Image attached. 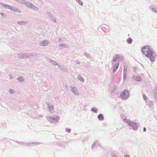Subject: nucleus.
<instances>
[{
	"label": "nucleus",
	"mask_w": 157,
	"mask_h": 157,
	"mask_svg": "<svg viewBox=\"0 0 157 157\" xmlns=\"http://www.w3.org/2000/svg\"><path fill=\"white\" fill-rule=\"evenodd\" d=\"M141 51L145 55V56L146 57H147L148 55L150 54L153 51L149 46H144Z\"/></svg>",
	"instance_id": "obj_1"
},
{
	"label": "nucleus",
	"mask_w": 157,
	"mask_h": 157,
	"mask_svg": "<svg viewBox=\"0 0 157 157\" xmlns=\"http://www.w3.org/2000/svg\"><path fill=\"white\" fill-rule=\"evenodd\" d=\"M156 55L154 51H152L149 55H147V57L149 58L151 62H153L155 61Z\"/></svg>",
	"instance_id": "obj_2"
},
{
	"label": "nucleus",
	"mask_w": 157,
	"mask_h": 157,
	"mask_svg": "<svg viewBox=\"0 0 157 157\" xmlns=\"http://www.w3.org/2000/svg\"><path fill=\"white\" fill-rule=\"evenodd\" d=\"M129 96V93L128 90H124L122 92L121 95V97L122 99L127 98Z\"/></svg>",
	"instance_id": "obj_3"
},
{
	"label": "nucleus",
	"mask_w": 157,
	"mask_h": 157,
	"mask_svg": "<svg viewBox=\"0 0 157 157\" xmlns=\"http://www.w3.org/2000/svg\"><path fill=\"white\" fill-rule=\"evenodd\" d=\"M124 59L123 57L119 55H116L114 57L113 61V62L117 61H122Z\"/></svg>",
	"instance_id": "obj_4"
},
{
	"label": "nucleus",
	"mask_w": 157,
	"mask_h": 157,
	"mask_svg": "<svg viewBox=\"0 0 157 157\" xmlns=\"http://www.w3.org/2000/svg\"><path fill=\"white\" fill-rule=\"evenodd\" d=\"M128 123L130 126H132L134 129H136L137 128V126L135 123L132 122L128 121Z\"/></svg>",
	"instance_id": "obj_5"
},
{
	"label": "nucleus",
	"mask_w": 157,
	"mask_h": 157,
	"mask_svg": "<svg viewBox=\"0 0 157 157\" xmlns=\"http://www.w3.org/2000/svg\"><path fill=\"white\" fill-rule=\"evenodd\" d=\"M118 66L119 63H117L116 64V65H115V66H114L113 67L114 72H115L116 71V70L118 67Z\"/></svg>",
	"instance_id": "obj_6"
},
{
	"label": "nucleus",
	"mask_w": 157,
	"mask_h": 157,
	"mask_svg": "<svg viewBox=\"0 0 157 157\" xmlns=\"http://www.w3.org/2000/svg\"><path fill=\"white\" fill-rule=\"evenodd\" d=\"M98 119L101 120H103L104 119V117L102 114H100L98 116Z\"/></svg>",
	"instance_id": "obj_7"
},
{
	"label": "nucleus",
	"mask_w": 157,
	"mask_h": 157,
	"mask_svg": "<svg viewBox=\"0 0 157 157\" xmlns=\"http://www.w3.org/2000/svg\"><path fill=\"white\" fill-rule=\"evenodd\" d=\"M26 6L29 8H31L32 7L33 5L31 3L28 2L26 3Z\"/></svg>",
	"instance_id": "obj_8"
},
{
	"label": "nucleus",
	"mask_w": 157,
	"mask_h": 157,
	"mask_svg": "<svg viewBox=\"0 0 157 157\" xmlns=\"http://www.w3.org/2000/svg\"><path fill=\"white\" fill-rule=\"evenodd\" d=\"M136 80L137 81H139L141 80V78L140 76H137L136 78Z\"/></svg>",
	"instance_id": "obj_9"
},
{
	"label": "nucleus",
	"mask_w": 157,
	"mask_h": 157,
	"mask_svg": "<svg viewBox=\"0 0 157 157\" xmlns=\"http://www.w3.org/2000/svg\"><path fill=\"white\" fill-rule=\"evenodd\" d=\"M72 91L73 93H74L75 94L76 93V91H77V89L75 87L73 88H72Z\"/></svg>",
	"instance_id": "obj_10"
},
{
	"label": "nucleus",
	"mask_w": 157,
	"mask_h": 157,
	"mask_svg": "<svg viewBox=\"0 0 157 157\" xmlns=\"http://www.w3.org/2000/svg\"><path fill=\"white\" fill-rule=\"evenodd\" d=\"M18 81L20 82H21L23 80V78L22 77H19L18 78Z\"/></svg>",
	"instance_id": "obj_11"
},
{
	"label": "nucleus",
	"mask_w": 157,
	"mask_h": 157,
	"mask_svg": "<svg viewBox=\"0 0 157 157\" xmlns=\"http://www.w3.org/2000/svg\"><path fill=\"white\" fill-rule=\"evenodd\" d=\"M48 44L47 41H44L43 42L42 45L43 46H45Z\"/></svg>",
	"instance_id": "obj_12"
},
{
	"label": "nucleus",
	"mask_w": 157,
	"mask_h": 157,
	"mask_svg": "<svg viewBox=\"0 0 157 157\" xmlns=\"http://www.w3.org/2000/svg\"><path fill=\"white\" fill-rule=\"evenodd\" d=\"M128 42L129 43H131L132 42V40L131 39L129 38L128 40Z\"/></svg>",
	"instance_id": "obj_13"
},
{
	"label": "nucleus",
	"mask_w": 157,
	"mask_h": 157,
	"mask_svg": "<svg viewBox=\"0 0 157 157\" xmlns=\"http://www.w3.org/2000/svg\"><path fill=\"white\" fill-rule=\"evenodd\" d=\"M10 93H13L14 92V90L12 89H10Z\"/></svg>",
	"instance_id": "obj_14"
},
{
	"label": "nucleus",
	"mask_w": 157,
	"mask_h": 157,
	"mask_svg": "<svg viewBox=\"0 0 157 157\" xmlns=\"http://www.w3.org/2000/svg\"><path fill=\"white\" fill-rule=\"evenodd\" d=\"M80 80H81L82 82H84V79L82 78H81L80 79Z\"/></svg>",
	"instance_id": "obj_15"
},
{
	"label": "nucleus",
	"mask_w": 157,
	"mask_h": 157,
	"mask_svg": "<svg viewBox=\"0 0 157 157\" xmlns=\"http://www.w3.org/2000/svg\"><path fill=\"white\" fill-rule=\"evenodd\" d=\"M5 6L6 7V8H9V7H10V6L8 5H7L6 6Z\"/></svg>",
	"instance_id": "obj_16"
},
{
	"label": "nucleus",
	"mask_w": 157,
	"mask_h": 157,
	"mask_svg": "<svg viewBox=\"0 0 157 157\" xmlns=\"http://www.w3.org/2000/svg\"><path fill=\"white\" fill-rule=\"evenodd\" d=\"M146 129L145 128H144V131L145 132H146Z\"/></svg>",
	"instance_id": "obj_17"
},
{
	"label": "nucleus",
	"mask_w": 157,
	"mask_h": 157,
	"mask_svg": "<svg viewBox=\"0 0 157 157\" xmlns=\"http://www.w3.org/2000/svg\"><path fill=\"white\" fill-rule=\"evenodd\" d=\"M125 157H130L128 155H126L125 156Z\"/></svg>",
	"instance_id": "obj_18"
},
{
	"label": "nucleus",
	"mask_w": 157,
	"mask_h": 157,
	"mask_svg": "<svg viewBox=\"0 0 157 157\" xmlns=\"http://www.w3.org/2000/svg\"><path fill=\"white\" fill-rule=\"evenodd\" d=\"M92 111H94L95 112H96V111H95V110H94V109H92Z\"/></svg>",
	"instance_id": "obj_19"
},
{
	"label": "nucleus",
	"mask_w": 157,
	"mask_h": 157,
	"mask_svg": "<svg viewBox=\"0 0 157 157\" xmlns=\"http://www.w3.org/2000/svg\"><path fill=\"white\" fill-rule=\"evenodd\" d=\"M51 120H52V118H51ZM51 121H52L53 122L52 120H51Z\"/></svg>",
	"instance_id": "obj_20"
},
{
	"label": "nucleus",
	"mask_w": 157,
	"mask_h": 157,
	"mask_svg": "<svg viewBox=\"0 0 157 157\" xmlns=\"http://www.w3.org/2000/svg\"><path fill=\"white\" fill-rule=\"evenodd\" d=\"M114 157H116V156L115 157V156H114Z\"/></svg>",
	"instance_id": "obj_21"
}]
</instances>
